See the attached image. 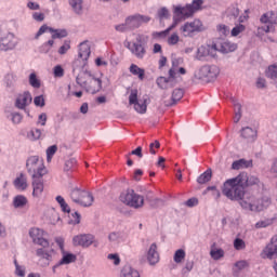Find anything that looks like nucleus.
<instances>
[{"mask_svg": "<svg viewBox=\"0 0 277 277\" xmlns=\"http://www.w3.org/2000/svg\"><path fill=\"white\" fill-rule=\"evenodd\" d=\"M30 134L32 135V140H40V137H42V130H40V129H32L30 131Z\"/></svg>", "mask_w": 277, "mask_h": 277, "instance_id": "obj_63", "label": "nucleus"}, {"mask_svg": "<svg viewBox=\"0 0 277 277\" xmlns=\"http://www.w3.org/2000/svg\"><path fill=\"white\" fill-rule=\"evenodd\" d=\"M70 51V41H65L64 44L58 49L60 55H66Z\"/></svg>", "mask_w": 277, "mask_h": 277, "instance_id": "obj_58", "label": "nucleus"}, {"mask_svg": "<svg viewBox=\"0 0 277 277\" xmlns=\"http://www.w3.org/2000/svg\"><path fill=\"white\" fill-rule=\"evenodd\" d=\"M260 21L262 24L266 25L262 27L263 31L269 34V31H274V25H277V12L268 11L261 16Z\"/></svg>", "mask_w": 277, "mask_h": 277, "instance_id": "obj_12", "label": "nucleus"}, {"mask_svg": "<svg viewBox=\"0 0 277 277\" xmlns=\"http://www.w3.org/2000/svg\"><path fill=\"white\" fill-rule=\"evenodd\" d=\"M266 259H276L277 256V235L273 236L271 242L263 250Z\"/></svg>", "mask_w": 277, "mask_h": 277, "instance_id": "obj_22", "label": "nucleus"}, {"mask_svg": "<svg viewBox=\"0 0 277 277\" xmlns=\"http://www.w3.org/2000/svg\"><path fill=\"white\" fill-rule=\"evenodd\" d=\"M235 267H237L238 269H246V267H248V261L246 260H241L236 262Z\"/></svg>", "mask_w": 277, "mask_h": 277, "instance_id": "obj_64", "label": "nucleus"}, {"mask_svg": "<svg viewBox=\"0 0 277 277\" xmlns=\"http://www.w3.org/2000/svg\"><path fill=\"white\" fill-rule=\"evenodd\" d=\"M225 252L224 249L217 248V245L214 242L210 247V256L213 261H220L224 259Z\"/></svg>", "mask_w": 277, "mask_h": 277, "instance_id": "obj_30", "label": "nucleus"}, {"mask_svg": "<svg viewBox=\"0 0 277 277\" xmlns=\"http://www.w3.org/2000/svg\"><path fill=\"white\" fill-rule=\"evenodd\" d=\"M156 83L161 90H168L170 80L166 77H160L156 80Z\"/></svg>", "mask_w": 277, "mask_h": 277, "instance_id": "obj_49", "label": "nucleus"}, {"mask_svg": "<svg viewBox=\"0 0 277 277\" xmlns=\"http://www.w3.org/2000/svg\"><path fill=\"white\" fill-rule=\"evenodd\" d=\"M147 261L149 265H157L159 263V252L157 251V243H151L147 251Z\"/></svg>", "mask_w": 277, "mask_h": 277, "instance_id": "obj_26", "label": "nucleus"}, {"mask_svg": "<svg viewBox=\"0 0 277 277\" xmlns=\"http://www.w3.org/2000/svg\"><path fill=\"white\" fill-rule=\"evenodd\" d=\"M32 18L37 23H42L44 21L45 16H44V13L35 12V13H32Z\"/></svg>", "mask_w": 277, "mask_h": 277, "instance_id": "obj_62", "label": "nucleus"}, {"mask_svg": "<svg viewBox=\"0 0 277 277\" xmlns=\"http://www.w3.org/2000/svg\"><path fill=\"white\" fill-rule=\"evenodd\" d=\"M148 35L138 34L136 35L135 41L131 43L128 41L126 43L127 49L130 53L136 57V60H144L146 57V47H148Z\"/></svg>", "mask_w": 277, "mask_h": 277, "instance_id": "obj_2", "label": "nucleus"}, {"mask_svg": "<svg viewBox=\"0 0 277 277\" xmlns=\"http://www.w3.org/2000/svg\"><path fill=\"white\" fill-rule=\"evenodd\" d=\"M243 168H252V160L239 159L232 163V170H243Z\"/></svg>", "mask_w": 277, "mask_h": 277, "instance_id": "obj_35", "label": "nucleus"}, {"mask_svg": "<svg viewBox=\"0 0 277 277\" xmlns=\"http://www.w3.org/2000/svg\"><path fill=\"white\" fill-rule=\"evenodd\" d=\"M18 44V39L14 34L0 28V51H14Z\"/></svg>", "mask_w": 277, "mask_h": 277, "instance_id": "obj_8", "label": "nucleus"}, {"mask_svg": "<svg viewBox=\"0 0 277 277\" xmlns=\"http://www.w3.org/2000/svg\"><path fill=\"white\" fill-rule=\"evenodd\" d=\"M212 176H213V172L211 171V169H208L197 177V183L199 185H205L209 183V181H211Z\"/></svg>", "mask_w": 277, "mask_h": 277, "instance_id": "obj_38", "label": "nucleus"}, {"mask_svg": "<svg viewBox=\"0 0 277 277\" xmlns=\"http://www.w3.org/2000/svg\"><path fill=\"white\" fill-rule=\"evenodd\" d=\"M29 83L31 88H35L36 90L40 89V80L38 79V76L36 74H30L29 75Z\"/></svg>", "mask_w": 277, "mask_h": 277, "instance_id": "obj_48", "label": "nucleus"}, {"mask_svg": "<svg viewBox=\"0 0 277 277\" xmlns=\"http://www.w3.org/2000/svg\"><path fill=\"white\" fill-rule=\"evenodd\" d=\"M31 101H34L31 93L29 91H25L24 93L17 95L15 100V107L17 109H22L25 111V114H27V116H29V109H27V107L31 105Z\"/></svg>", "mask_w": 277, "mask_h": 277, "instance_id": "obj_13", "label": "nucleus"}, {"mask_svg": "<svg viewBox=\"0 0 277 277\" xmlns=\"http://www.w3.org/2000/svg\"><path fill=\"white\" fill-rule=\"evenodd\" d=\"M11 121L13 124H21V122H23V115L16 111L11 113Z\"/></svg>", "mask_w": 277, "mask_h": 277, "instance_id": "obj_52", "label": "nucleus"}, {"mask_svg": "<svg viewBox=\"0 0 277 277\" xmlns=\"http://www.w3.org/2000/svg\"><path fill=\"white\" fill-rule=\"evenodd\" d=\"M243 31H246V25L242 24H237L230 31L232 36L234 38H237V36H239V34H243Z\"/></svg>", "mask_w": 277, "mask_h": 277, "instance_id": "obj_47", "label": "nucleus"}, {"mask_svg": "<svg viewBox=\"0 0 277 277\" xmlns=\"http://www.w3.org/2000/svg\"><path fill=\"white\" fill-rule=\"evenodd\" d=\"M42 192H44V182L42 181V177L32 179V196L35 198H40Z\"/></svg>", "mask_w": 277, "mask_h": 277, "instance_id": "obj_27", "label": "nucleus"}, {"mask_svg": "<svg viewBox=\"0 0 277 277\" xmlns=\"http://www.w3.org/2000/svg\"><path fill=\"white\" fill-rule=\"evenodd\" d=\"M192 269H194V261H187L185 266L182 268L183 276H187Z\"/></svg>", "mask_w": 277, "mask_h": 277, "instance_id": "obj_54", "label": "nucleus"}, {"mask_svg": "<svg viewBox=\"0 0 277 277\" xmlns=\"http://www.w3.org/2000/svg\"><path fill=\"white\" fill-rule=\"evenodd\" d=\"M26 170L30 174L31 179H42L47 174V167H44V160L39 156H30L26 160Z\"/></svg>", "mask_w": 277, "mask_h": 277, "instance_id": "obj_3", "label": "nucleus"}, {"mask_svg": "<svg viewBox=\"0 0 277 277\" xmlns=\"http://www.w3.org/2000/svg\"><path fill=\"white\" fill-rule=\"evenodd\" d=\"M212 44L214 47L215 56L217 55V52L223 53V55H226L228 53L237 51V43L230 42L226 39H219Z\"/></svg>", "mask_w": 277, "mask_h": 277, "instance_id": "obj_9", "label": "nucleus"}, {"mask_svg": "<svg viewBox=\"0 0 277 277\" xmlns=\"http://www.w3.org/2000/svg\"><path fill=\"white\" fill-rule=\"evenodd\" d=\"M129 105H133L137 114H146L148 106L146 105V98L140 103L137 100V89H132L129 95Z\"/></svg>", "mask_w": 277, "mask_h": 277, "instance_id": "obj_15", "label": "nucleus"}, {"mask_svg": "<svg viewBox=\"0 0 277 277\" xmlns=\"http://www.w3.org/2000/svg\"><path fill=\"white\" fill-rule=\"evenodd\" d=\"M119 198L123 205L132 207L133 209H141V207H144V197L135 194V190L133 189L124 190Z\"/></svg>", "mask_w": 277, "mask_h": 277, "instance_id": "obj_7", "label": "nucleus"}, {"mask_svg": "<svg viewBox=\"0 0 277 277\" xmlns=\"http://www.w3.org/2000/svg\"><path fill=\"white\" fill-rule=\"evenodd\" d=\"M186 253L183 249H177L173 255L174 263H183L185 261Z\"/></svg>", "mask_w": 277, "mask_h": 277, "instance_id": "obj_43", "label": "nucleus"}, {"mask_svg": "<svg viewBox=\"0 0 277 277\" xmlns=\"http://www.w3.org/2000/svg\"><path fill=\"white\" fill-rule=\"evenodd\" d=\"M70 198L72 202L80 205V207H92L94 203V196H92V193L79 187H75L70 190Z\"/></svg>", "mask_w": 277, "mask_h": 277, "instance_id": "obj_5", "label": "nucleus"}, {"mask_svg": "<svg viewBox=\"0 0 277 277\" xmlns=\"http://www.w3.org/2000/svg\"><path fill=\"white\" fill-rule=\"evenodd\" d=\"M92 53V50L90 49V43L88 41H83L79 44V53L78 57L84 62L83 64L85 65V62L90 58V55Z\"/></svg>", "mask_w": 277, "mask_h": 277, "instance_id": "obj_24", "label": "nucleus"}, {"mask_svg": "<svg viewBox=\"0 0 277 277\" xmlns=\"http://www.w3.org/2000/svg\"><path fill=\"white\" fill-rule=\"evenodd\" d=\"M183 95H184V92L182 89H175L172 92L171 101H164L163 105L166 107H172L176 105V103L181 101V98H183Z\"/></svg>", "mask_w": 277, "mask_h": 277, "instance_id": "obj_28", "label": "nucleus"}, {"mask_svg": "<svg viewBox=\"0 0 277 277\" xmlns=\"http://www.w3.org/2000/svg\"><path fill=\"white\" fill-rule=\"evenodd\" d=\"M179 40H180L179 35L174 32L168 38L167 42L169 47H174V44H179Z\"/></svg>", "mask_w": 277, "mask_h": 277, "instance_id": "obj_55", "label": "nucleus"}, {"mask_svg": "<svg viewBox=\"0 0 277 277\" xmlns=\"http://www.w3.org/2000/svg\"><path fill=\"white\" fill-rule=\"evenodd\" d=\"M14 185L16 189L25 192V189H27V177H25V174L21 173L19 176L15 179Z\"/></svg>", "mask_w": 277, "mask_h": 277, "instance_id": "obj_37", "label": "nucleus"}, {"mask_svg": "<svg viewBox=\"0 0 277 277\" xmlns=\"http://www.w3.org/2000/svg\"><path fill=\"white\" fill-rule=\"evenodd\" d=\"M14 265H15V274H16V276L25 277V268H24V266L18 265V262L16 260H14Z\"/></svg>", "mask_w": 277, "mask_h": 277, "instance_id": "obj_57", "label": "nucleus"}, {"mask_svg": "<svg viewBox=\"0 0 277 277\" xmlns=\"http://www.w3.org/2000/svg\"><path fill=\"white\" fill-rule=\"evenodd\" d=\"M94 243V248H98V242H96L92 234H80L72 238V245L80 248H90Z\"/></svg>", "mask_w": 277, "mask_h": 277, "instance_id": "obj_10", "label": "nucleus"}, {"mask_svg": "<svg viewBox=\"0 0 277 277\" xmlns=\"http://www.w3.org/2000/svg\"><path fill=\"white\" fill-rule=\"evenodd\" d=\"M16 81H17V78H16V75L14 74H8L4 77V83L6 88H14V85H16Z\"/></svg>", "mask_w": 277, "mask_h": 277, "instance_id": "obj_41", "label": "nucleus"}, {"mask_svg": "<svg viewBox=\"0 0 277 277\" xmlns=\"http://www.w3.org/2000/svg\"><path fill=\"white\" fill-rule=\"evenodd\" d=\"M234 248L235 250H246V241L241 238H236L234 240Z\"/></svg>", "mask_w": 277, "mask_h": 277, "instance_id": "obj_53", "label": "nucleus"}, {"mask_svg": "<svg viewBox=\"0 0 277 277\" xmlns=\"http://www.w3.org/2000/svg\"><path fill=\"white\" fill-rule=\"evenodd\" d=\"M220 75V67L215 65H203L197 72H195V78L199 81H205L206 83H211L215 81Z\"/></svg>", "mask_w": 277, "mask_h": 277, "instance_id": "obj_6", "label": "nucleus"}, {"mask_svg": "<svg viewBox=\"0 0 277 277\" xmlns=\"http://www.w3.org/2000/svg\"><path fill=\"white\" fill-rule=\"evenodd\" d=\"M116 31H120V34H124V31H130L129 25H127V19L123 24H119L115 26Z\"/></svg>", "mask_w": 277, "mask_h": 277, "instance_id": "obj_59", "label": "nucleus"}, {"mask_svg": "<svg viewBox=\"0 0 277 277\" xmlns=\"http://www.w3.org/2000/svg\"><path fill=\"white\" fill-rule=\"evenodd\" d=\"M55 252V250L51 249L45 250L44 248H40L37 249L36 254L37 256H39L40 259H44V261H47L44 263L45 267H48V265H50L51 261H53V255L51 253Z\"/></svg>", "mask_w": 277, "mask_h": 277, "instance_id": "obj_29", "label": "nucleus"}, {"mask_svg": "<svg viewBox=\"0 0 277 277\" xmlns=\"http://www.w3.org/2000/svg\"><path fill=\"white\" fill-rule=\"evenodd\" d=\"M68 3L77 16H81L83 14V0H68Z\"/></svg>", "mask_w": 277, "mask_h": 277, "instance_id": "obj_32", "label": "nucleus"}, {"mask_svg": "<svg viewBox=\"0 0 277 277\" xmlns=\"http://www.w3.org/2000/svg\"><path fill=\"white\" fill-rule=\"evenodd\" d=\"M54 77H58V78H62L64 77V68L62 67V65H56L54 67Z\"/></svg>", "mask_w": 277, "mask_h": 277, "instance_id": "obj_61", "label": "nucleus"}, {"mask_svg": "<svg viewBox=\"0 0 277 277\" xmlns=\"http://www.w3.org/2000/svg\"><path fill=\"white\" fill-rule=\"evenodd\" d=\"M176 25H179V19L176 17V15H174L173 24L171 26H169L166 30L155 31L151 34V36L155 40H163V38H168V34H170V31H172V29H174V27H176Z\"/></svg>", "mask_w": 277, "mask_h": 277, "instance_id": "obj_25", "label": "nucleus"}, {"mask_svg": "<svg viewBox=\"0 0 277 277\" xmlns=\"http://www.w3.org/2000/svg\"><path fill=\"white\" fill-rule=\"evenodd\" d=\"M61 252L63 258L52 267L53 274H57V269H60L62 265H70V263H75V261H77V255L68 253L66 250Z\"/></svg>", "mask_w": 277, "mask_h": 277, "instance_id": "obj_18", "label": "nucleus"}, {"mask_svg": "<svg viewBox=\"0 0 277 277\" xmlns=\"http://www.w3.org/2000/svg\"><path fill=\"white\" fill-rule=\"evenodd\" d=\"M94 77V74L92 71L85 69L82 70L77 77H76V83L80 85V88H84L88 85L90 80Z\"/></svg>", "mask_w": 277, "mask_h": 277, "instance_id": "obj_23", "label": "nucleus"}, {"mask_svg": "<svg viewBox=\"0 0 277 277\" xmlns=\"http://www.w3.org/2000/svg\"><path fill=\"white\" fill-rule=\"evenodd\" d=\"M131 75H134V77H138L140 81H144V77L146 75V71L144 68H141L140 66L132 64L129 68Z\"/></svg>", "mask_w": 277, "mask_h": 277, "instance_id": "obj_36", "label": "nucleus"}, {"mask_svg": "<svg viewBox=\"0 0 277 277\" xmlns=\"http://www.w3.org/2000/svg\"><path fill=\"white\" fill-rule=\"evenodd\" d=\"M55 44V41L53 39L49 40L48 42L43 43L40 48H39V53H49V51H51V49H53V45Z\"/></svg>", "mask_w": 277, "mask_h": 277, "instance_id": "obj_44", "label": "nucleus"}, {"mask_svg": "<svg viewBox=\"0 0 277 277\" xmlns=\"http://www.w3.org/2000/svg\"><path fill=\"white\" fill-rule=\"evenodd\" d=\"M34 103H35L36 107H44V105H45L44 96L43 95L36 96L34 98Z\"/></svg>", "mask_w": 277, "mask_h": 277, "instance_id": "obj_60", "label": "nucleus"}, {"mask_svg": "<svg viewBox=\"0 0 277 277\" xmlns=\"http://www.w3.org/2000/svg\"><path fill=\"white\" fill-rule=\"evenodd\" d=\"M55 153H57V145H52V146L48 147V149H47V161L48 162H51Z\"/></svg>", "mask_w": 277, "mask_h": 277, "instance_id": "obj_51", "label": "nucleus"}, {"mask_svg": "<svg viewBox=\"0 0 277 277\" xmlns=\"http://www.w3.org/2000/svg\"><path fill=\"white\" fill-rule=\"evenodd\" d=\"M266 77L277 82V66L271 65L266 70Z\"/></svg>", "mask_w": 277, "mask_h": 277, "instance_id": "obj_42", "label": "nucleus"}, {"mask_svg": "<svg viewBox=\"0 0 277 277\" xmlns=\"http://www.w3.org/2000/svg\"><path fill=\"white\" fill-rule=\"evenodd\" d=\"M241 137L248 140V142H254L256 140V130L247 127L241 130Z\"/></svg>", "mask_w": 277, "mask_h": 277, "instance_id": "obj_34", "label": "nucleus"}, {"mask_svg": "<svg viewBox=\"0 0 277 277\" xmlns=\"http://www.w3.org/2000/svg\"><path fill=\"white\" fill-rule=\"evenodd\" d=\"M203 0H193L190 4H186L185 6H173V14L179 21V18H189V16H194L195 12L198 10H202Z\"/></svg>", "mask_w": 277, "mask_h": 277, "instance_id": "obj_4", "label": "nucleus"}, {"mask_svg": "<svg viewBox=\"0 0 277 277\" xmlns=\"http://www.w3.org/2000/svg\"><path fill=\"white\" fill-rule=\"evenodd\" d=\"M77 166V159L75 158H69L68 160L65 161L64 166V172H70Z\"/></svg>", "mask_w": 277, "mask_h": 277, "instance_id": "obj_50", "label": "nucleus"}, {"mask_svg": "<svg viewBox=\"0 0 277 277\" xmlns=\"http://www.w3.org/2000/svg\"><path fill=\"white\" fill-rule=\"evenodd\" d=\"M121 277H140V273L130 265H126L121 269Z\"/></svg>", "mask_w": 277, "mask_h": 277, "instance_id": "obj_39", "label": "nucleus"}, {"mask_svg": "<svg viewBox=\"0 0 277 277\" xmlns=\"http://www.w3.org/2000/svg\"><path fill=\"white\" fill-rule=\"evenodd\" d=\"M85 92L89 94H97V92H101L103 90V80L101 78L91 77L89 82L87 83V87H84Z\"/></svg>", "mask_w": 277, "mask_h": 277, "instance_id": "obj_19", "label": "nucleus"}, {"mask_svg": "<svg viewBox=\"0 0 277 277\" xmlns=\"http://www.w3.org/2000/svg\"><path fill=\"white\" fill-rule=\"evenodd\" d=\"M197 60L202 62L205 57H216L214 45H201L197 50Z\"/></svg>", "mask_w": 277, "mask_h": 277, "instance_id": "obj_21", "label": "nucleus"}, {"mask_svg": "<svg viewBox=\"0 0 277 277\" xmlns=\"http://www.w3.org/2000/svg\"><path fill=\"white\" fill-rule=\"evenodd\" d=\"M230 102L234 105V122L237 124L239 120H241V103H239V100L236 97H230Z\"/></svg>", "mask_w": 277, "mask_h": 277, "instance_id": "obj_31", "label": "nucleus"}, {"mask_svg": "<svg viewBox=\"0 0 277 277\" xmlns=\"http://www.w3.org/2000/svg\"><path fill=\"white\" fill-rule=\"evenodd\" d=\"M47 31H50V34H52V40L66 38L68 36V31L66 29H54L44 24L39 28V30L35 35V40H38V38H40L42 34H47Z\"/></svg>", "mask_w": 277, "mask_h": 277, "instance_id": "obj_11", "label": "nucleus"}, {"mask_svg": "<svg viewBox=\"0 0 277 277\" xmlns=\"http://www.w3.org/2000/svg\"><path fill=\"white\" fill-rule=\"evenodd\" d=\"M202 28V22L200 19H195L193 22H187L181 27L182 34L187 38V36H192V34L196 31H200Z\"/></svg>", "mask_w": 277, "mask_h": 277, "instance_id": "obj_17", "label": "nucleus"}, {"mask_svg": "<svg viewBox=\"0 0 277 277\" xmlns=\"http://www.w3.org/2000/svg\"><path fill=\"white\" fill-rule=\"evenodd\" d=\"M157 16L159 21H163V18L168 19L170 18V11L168 10V8L162 6L161 9L158 10Z\"/></svg>", "mask_w": 277, "mask_h": 277, "instance_id": "obj_46", "label": "nucleus"}, {"mask_svg": "<svg viewBox=\"0 0 277 277\" xmlns=\"http://www.w3.org/2000/svg\"><path fill=\"white\" fill-rule=\"evenodd\" d=\"M216 31L221 36H228V34H230V28L226 24H219L216 26Z\"/></svg>", "mask_w": 277, "mask_h": 277, "instance_id": "obj_45", "label": "nucleus"}, {"mask_svg": "<svg viewBox=\"0 0 277 277\" xmlns=\"http://www.w3.org/2000/svg\"><path fill=\"white\" fill-rule=\"evenodd\" d=\"M27 205V197L23 195H17L13 199V207L15 209H23Z\"/></svg>", "mask_w": 277, "mask_h": 277, "instance_id": "obj_40", "label": "nucleus"}, {"mask_svg": "<svg viewBox=\"0 0 277 277\" xmlns=\"http://www.w3.org/2000/svg\"><path fill=\"white\" fill-rule=\"evenodd\" d=\"M224 16L228 18V21H237V18H239V8L230 5L226 9Z\"/></svg>", "mask_w": 277, "mask_h": 277, "instance_id": "obj_33", "label": "nucleus"}, {"mask_svg": "<svg viewBox=\"0 0 277 277\" xmlns=\"http://www.w3.org/2000/svg\"><path fill=\"white\" fill-rule=\"evenodd\" d=\"M29 235L34 243L41 246V248H49V240L44 239V230L40 228H31Z\"/></svg>", "mask_w": 277, "mask_h": 277, "instance_id": "obj_16", "label": "nucleus"}, {"mask_svg": "<svg viewBox=\"0 0 277 277\" xmlns=\"http://www.w3.org/2000/svg\"><path fill=\"white\" fill-rule=\"evenodd\" d=\"M222 194L226 196L228 200L239 201L240 207H242L246 211H253L255 213L267 209L269 205H272V201L267 197L256 199V197L246 193V188L241 184V179H239V175L225 181L223 184Z\"/></svg>", "mask_w": 277, "mask_h": 277, "instance_id": "obj_1", "label": "nucleus"}, {"mask_svg": "<svg viewBox=\"0 0 277 277\" xmlns=\"http://www.w3.org/2000/svg\"><path fill=\"white\" fill-rule=\"evenodd\" d=\"M161 148V143L159 141H155L149 144V153L150 155H157V149Z\"/></svg>", "mask_w": 277, "mask_h": 277, "instance_id": "obj_56", "label": "nucleus"}, {"mask_svg": "<svg viewBox=\"0 0 277 277\" xmlns=\"http://www.w3.org/2000/svg\"><path fill=\"white\" fill-rule=\"evenodd\" d=\"M238 177L240 179V183L242 184V187H250L252 185H258V187H263V184L261 182V180H259V177L254 176V175H249L246 172H242L238 175Z\"/></svg>", "mask_w": 277, "mask_h": 277, "instance_id": "obj_20", "label": "nucleus"}, {"mask_svg": "<svg viewBox=\"0 0 277 277\" xmlns=\"http://www.w3.org/2000/svg\"><path fill=\"white\" fill-rule=\"evenodd\" d=\"M126 22L130 31H133L134 29H140V27H142L144 23H150V17L146 15L136 14L127 17Z\"/></svg>", "mask_w": 277, "mask_h": 277, "instance_id": "obj_14", "label": "nucleus"}]
</instances>
